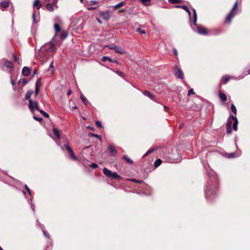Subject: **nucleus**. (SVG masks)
Listing matches in <instances>:
<instances>
[{
    "instance_id": "nucleus-63",
    "label": "nucleus",
    "mask_w": 250,
    "mask_h": 250,
    "mask_svg": "<svg viewBox=\"0 0 250 250\" xmlns=\"http://www.w3.org/2000/svg\"><path fill=\"white\" fill-rule=\"evenodd\" d=\"M91 3L93 4H98V2L96 0H92L91 1Z\"/></svg>"
},
{
    "instance_id": "nucleus-46",
    "label": "nucleus",
    "mask_w": 250,
    "mask_h": 250,
    "mask_svg": "<svg viewBox=\"0 0 250 250\" xmlns=\"http://www.w3.org/2000/svg\"><path fill=\"white\" fill-rule=\"evenodd\" d=\"M96 125L97 126H98L99 127H103V125H102V124L101 123V122L99 121H96Z\"/></svg>"
},
{
    "instance_id": "nucleus-14",
    "label": "nucleus",
    "mask_w": 250,
    "mask_h": 250,
    "mask_svg": "<svg viewBox=\"0 0 250 250\" xmlns=\"http://www.w3.org/2000/svg\"><path fill=\"white\" fill-rule=\"evenodd\" d=\"M29 109L32 113H34L35 110H39L37 103L36 102H34L33 101L32 107L31 109L29 108Z\"/></svg>"
},
{
    "instance_id": "nucleus-61",
    "label": "nucleus",
    "mask_w": 250,
    "mask_h": 250,
    "mask_svg": "<svg viewBox=\"0 0 250 250\" xmlns=\"http://www.w3.org/2000/svg\"><path fill=\"white\" fill-rule=\"evenodd\" d=\"M192 10L193 12V16H197V13H196L195 9L193 8Z\"/></svg>"
},
{
    "instance_id": "nucleus-54",
    "label": "nucleus",
    "mask_w": 250,
    "mask_h": 250,
    "mask_svg": "<svg viewBox=\"0 0 250 250\" xmlns=\"http://www.w3.org/2000/svg\"><path fill=\"white\" fill-rule=\"evenodd\" d=\"M116 73L121 77H122L124 75V74L121 71L118 70L116 71Z\"/></svg>"
},
{
    "instance_id": "nucleus-16",
    "label": "nucleus",
    "mask_w": 250,
    "mask_h": 250,
    "mask_svg": "<svg viewBox=\"0 0 250 250\" xmlns=\"http://www.w3.org/2000/svg\"><path fill=\"white\" fill-rule=\"evenodd\" d=\"M219 97L221 101L223 102H225L227 101V96L225 93L222 92L221 91H220L219 92Z\"/></svg>"
},
{
    "instance_id": "nucleus-37",
    "label": "nucleus",
    "mask_w": 250,
    "mask_h": 250,
    "mask_svg": "<svg viewBox=\"0 0 250 250\" xmlns=\"http://www.w3.org/2000/svg\"><path fill=\"white\" fill-rule=\"evenodd\" d=\"M238 121L234 122V123L233 124L232 127H233V129L235 131H237V125H238Z\"/></svg>"
},
{
    "instance_id": "nucleus-24",
    "label": "nucleus",
    "mask_w": 250,
    "mask_h": 250,
    "mask_svg": "<svg viewBox=\"0 0 250 250\" xmlns=\"http://www.w3.org/2000/svg\"><path fill=\"white\" fill-rule=\"evenodd\" d=\"M38 83H39V81H38L36 83V88H35V94L36 96H37L39 94V92L40 86L39 85Z\"/></svg>"
},
{
    "instance_id": "nucleus-52",
    "label": "nucleus",
    "mask_w": 250,
    "mask_h": 250,
    "mask_svg": "<svg viewBox=\"0 0 250 250\" xmlns=\"http://www.w3.org/2000/svg\"><path fill=\"white\" fill-rule=\"evenodd\" d=\"M131 180L132 181L134 182H135V183H139V184H141L143 182L142 181L136 180V179H132Z\"/></svg>"
},
{
    "instance_id": "nucleus-29",
    "label": "nucleus",
    "mask_w": 250,
    "mask_h": 250,
    "mask_svg": "<svg viewBox=\"0 0 250 250\" xmlns=\"http://www.w3.org/2000/svg\"><path fill=\"white\" fill-rule=\"evenodd\" d=\"M38 111L44 117H45V118H48L49 117V116L48 114L46 112H45L44 110H40L39 109Z\"/></svg>"
},
{
    "instance_id": "nucleus-35",
    "label": "nucleus",
    "mask_w": 250,
    "mask_h": 250,
    "mask_svg": "<svg viewBox=\"0 0 250 250\" xmlns=\"http://www.w3.org/2000/svg\"><path fill=\"white\" fill-rule=\"evenodd\" d=\"M144 5H148L150 4L149 2L151 0H139Z\"/></svg>"
},
{
    "instance_id": "nucleus-57",
    "label": "nucleus",
    "mask_w": 250,
    "mask_h": 250,
    "mask_svg": "<svg viewBox=\"0 0 250 250\" xmlns=\"http://www.w3.org/2000/svg\"><path fill=\"white\" fill-rule=\"evenodd\" d=\"M49 45L51 46V48L49 49L50 51H53L54 49V46L53 44H49Z\"/></svg>"
},
{
    "instance_id": "nucleus-49",
    "label": "nucleus",
    "mask_w": 250,
    "mask_h": 250,
    "mask_svg": "<svg viewBox=\"0 0 250 250\" xmlns=\"http://www.w3.org/2000/svg\"><path fill=\"white\" fill-rule=\"evenodd\" d=\"M144 94L145 96H147V97H149V96H150V95L151 94V93L150 92H149L148 91L146 90L144 92Z\"/></svg>"
},
{
    "instance_id": "nucleus-39",
    "label": "nucleus",
    "mask_w": 250,
    "mask_h": 250,
    "mask_svg": "<svg viewBox=\"0 0 250 250\" xmlns=\"http://www.w3.org/2000/svg\"><path fill=\"white\" fill-rule=\"evenodd\" d=\"M168 1L172 4H177L180 3L181 0H168Z\"/></svg>"
},
{
    "instance_id": "nucleus-11",
    "label": "nucleus",
    "mask_w": 250,
    "mask_h": 250,
    "mask_svg": "<svg viewBox=\"0 0 250 250\" xmlns=\"http://www.w3.org/2000/svg\"><path fill=\"white\" fill-rule=\"evenodd\" d=\"M237 1H236L232 8L231 11L228 13L227 16H233V15L236 14V13L234 12L235 10L236 9L237 7Z\"/></svg>"
},
{
    "instance_id": "nucleus-41",
    "label": "nucleus",
    "mask_w": 250,
    "mask_h": 250,
    "mask_svg": "<svg viewBox=\"0 0 250 250\" xmlns=\"http://www.w3.org/2000/svg\"><path fill=\"white\" fill-rule=\"evenodd\" d=\"M136 31L138 32L141 34H145L146 33L145 30H142L141 28H138Z\"/></svg>"
},
{
    "instance_id": "nucleus-30",
    "label": "nucleus",
    "mask_w": 250,
    "mask_h": 250,
    "mask_svg": "<svg viewBox=\"0 0 250 250\" xmlns=\"http://www.w3.org/2000/svg\"><path fill=\"white\" fill-rule=\"evenodd\" d=\"M233 17H227V18L225 21V24H229L231 22Z\"/></svg>"
},
{
    "instance_id": "nucleus-62",
    "label": "nucleus",
    "mask_w": 250,
    "mask_h": 250,
    "mask_svg": "<svg viewBox=\"0 0 250 250\" xmlns=\"http://www.w3.org/2000/svg\"><path fill=\"white\" fill-rule=\"evenodd\" d=\"M149 98L150 99H151V100L154 101L155 97H154V96L153 95L151 94L150 96H149Z\"/></svg>"
},
{
    "instance_id": "nucleus-18",
    "label": "nucleus",
    "mask_w": 250,
    "mask_h": 250,
    "mask_svg": "<svg viewBox=\"0 0 250 250\" xmlns=\"http://www.w3.org/2000/svg\"><path fill=\"white\" fill-rule=\"evenodd\" d=\"M42 6V4L41 3L39 0H35L33 3V7L34 8H36L38 10H39Z\"/></svg>"
},
{
    "instance_id": "nucleus-3",
    "label": "nucleus",
    "mask_w": 250,
    "mask_h": 250,
    "mask_svg": "<svg viewBox=\"0 0 250 250\" xmlns=\"http://www.w3.org/2000/svg\"><path fill=\"white\" fill-rule=\"evenodd\" d=\"M5 67L11 69L14 67V64L11 62L5 59H2L0 60V68L2 70H5Z\"/></svg>"
},
{
    "instance_id": "nucleus-6",
    "label": "nucleus",
    "mask_w": 250,
    "mask_h": 250,
    "mask_svg": "<svg viewBox=\"0 0 250 250\" xmlns=\"http://www.w3.org/2000/svg\"><path fill=\"white\" fill-rule=\"evenodd\" d=\"M61 23V21H60L58 18L55 19V23L54 24V28L56 31V34L61 31V27H60Z\"/></svg>"
},
{
    "instance_id": "nucleus-40",
    "label": "nucleus",
    "mask_w": 250,
    "mask_h": 250,
    "mask_svg": "<svg viewBox=\"0 0 250 250\" xmlns=\"http://www.w3.org/2000/svg\"><path fill=\"white\" fill-rule=\"evenodd\" d=\"M53 67H54V62L53 61H52L50 64V66H49V68L51 69V68H52V69H50V71H51V73L52 74L54 73V69H53Z\"/></svg>"
},
{
    "instance_id": "nucleus-13",
    "label": "nucleus",
    "mask_w": 250,
    "mask_h": 250,
    "mask_svg": "<svg viewBox=\"0 0 250 250\" xmlns=\"http://www.w3.org/2000/svg\"><path fill=\"white\" fill-rule=\"evenodd\" d=\"M175 7L176 8H181L184 9L188 13V16H191V12L187 5H176Z\"/></svg>"
},
{
    "instance_id": "nucleus-28",
    "label": "nucleus",
    "mask_w": 250,
    "mask_h": 250,
    "mask_svg": "<svg viewBox=\"0 0 250 250\" xmlns=\"http://www.w3.org/2000/svg\"><path fill=\"white\" fill-rule=\"evenodd\" d=\"M123 158H124V159H125V160L126 161V162L130 164H131L133 163V161L132 160H131L130 158H129L127 155H124Z\"/></svg>"
},
{
    "instance_id": "nucleus-5",
    "label": "nucleus",
    "mask_w": 250,
    "mask_h": 250,
    "mask_svg": "<svg viewBox=\"0 0 250 250\" xmlns=\"http://www.w3.org/2000/svg\"><path fill=\"white\" fill-rule=\"evenodd\" d=\"M33 94V91H28L25 97V99L26 100H28L29 102V108H32V104H33V101L30 99V97L31 95Z\"/></svg>"
},
{
    "instance_id": "nucleus-8",
    "label": "nucleus",
    "mask_w": 250,
    "mask_h": 250,
    "mask_svg": "<svg viewBox=\"0 0 250 250\" xmlns=\"http://www.w3.org/2000/svg\"><path fill=\"white\" fill-rule=\"evenodd\" d=\"M174 75L175 77H177V78L182 79L184 78L183 73L182 72V70L179 68H177L175 69Z\"/></svg>"
},
{
    "instance_id": "nucleus-31",
    "label": "nucleus",
    "mask_w": 250,
    "mask_h": 250,
    "mask_svg": "<svg viewBox=\"0 0 250 250\" xmlns=\"http://www.w3.org/2000/svg\"><path fill=\"white\" fill-rule=\"evenodd\" d=\"M125 4V2L124 1L120 2V3L117 4L113 7L114 9H116L121 6H123Z\"/></svg>"
},
{
    "instance_id": "nucleus-25",
    "label": "nucleus",
    "mask_w": 250,
    "mask_h": 250,
    "mask_svg": "<svg viewBox=\"0 0 250 250\" xmlns=\"http://www.w3.org/2000/svg\"><path fill=\"white\" fill-rule=\"evenodd\" d=\"M234 78L233 77H230L229 76H227L226 77H224L222 78V80L224 81V84H226L229 81V79L230 78Z\"/></svg>"
},
{
    "instance_id": "nucleus-60",
    "label": "nucleus",
    "mask_w": 250,
    "mask_h": 250,
    "mask_svg": "<svg viewBox=\"0 0 250 250\" xmlns=\"http://www.w3.org/2000/svg\"><path fill=\"white\" fill-rule=\"evenodd\" d=\"M173 52L174 53V55L177 56L178 55V52L176 49H173Z\"/></svg>"
},
{
    "instance_id": "nucleus-48",
    "label": "nucleus",
    "mask_w": 250,
    "mask_h": 250,
    "mask_svg": "<svg viewBox=\"0 0 250 250\" xmlns=\"http://www.w3.org/2000/svg\"><path fill=\"white\" fill-rule=\"evenodd\" d=\"M154 149H149V150H148L147 151V152L146 153V154L143 156V157H146V156H147L148 154H149V153H150L151 152H152V151H153Z\"/></svg>"
},
{
    "instance_id": "nucleus-23",
    "label": "nucleus",
    "mask_w": 250,
    "mask_h": 250,
    "mask_svg": "<svg viewBox=\"0 0 250 250\" xmlns=\"http://www.w3.org/2000/svg\"><path fill=\"white\" fill-rule=\"evenodd\" d=\"M80 97L83 103L85 105L87 104L88 101L83 94H81Z\"/></svg>"
},
{
    "instance_id": "nucleus-34",
    "label": "nucleus",
    "mask_w": 250,
    "mask_h": 250,
    "mask_svg": "<svg viewBox=\"0 0 250 250\" xmlns=\"http://www.w3.org/2000/svg\"><path fill=\"white\" fill-rule=\"evenodd\" d=\"M64 147H65L67 150V151H68L69 153H70L71 152L73 151V150L71 148V147L70 146H69V145L67 144H64Z\"/></svg>"
},
{
    "instance_id": "nucleus-44",
    "label": "nucleus",
    "mask_w": 250,
    "mask_h": 250,
    "mask_svg": "<svg viewBox=\"0 0 250 250\" xmlns=\"http://www.w3.org/2000/svg\"><path fill=\"white\" fill-rule=\"evenodd\" d=\"M24 187H25V189L27 190L28 193L29 194V195L30 196H31V191L30 188H28V187L26 185H25L24 186Z\"/></svg>"
},
{
    "instance_id": "nucleus-1",
    "label": "nucleus",
    "mask_w": 250,
    "mask_h": 250,
    "mask_svg": "<svg viewBox=\"0 0 250 250\" xmlns=\"http://www.w3.org/2000/svg\"><path fill=\"white\" fill-rule=\"evenodd\" d=\"M208 175L210 180L208 182L207 188L205 189V197L208 200H211L212 197H214L216 194V191L215 186L213 185V181L211 179V174L208 172Z\"/></svg>"
},
{
    "instance_id": "nucleus-17",
    "label": "nucleus",
    "mask_w": 250,
    "mask_h": 250,
    "mask_svg": "<svg viewBox=\"0 0 250 250\" xmlns=\"http://www.w3.org/2000/svg\"><path fill=\"white\" fill-rule=\"evenodd\" d=\"M110 17H96V20L98 22L100 23H102V20L103 19L105 21H107L109 20Z\"/></svg>"
},
{
    "instance_id": "nucleus-43",
    "label": "nucleus",
    "mask_w": 250,
    "mask_h": 250,
    "mask_svg": "<svg viewBox=\"0 0 250 250\" xmlns=\"http://www.w3.org/2000/svg\"><path fill=\"white\" fill-rule=\"evenodd\" d=\"M40 17H32L33 21L35 23H37L39 21Z\"/></svg>"
},
{
    "instance_id": "nucleus-12",
    "label": "nucleus",
    "mask_w": 250,
    "mask_h": 250,
    "mask_svg": "<svg viewBox=\"0 0 250 250\" xmlns=\"http://www.w3.org/2000/svg\"><path fill=\"white\" fill-rule=\"evenodd\" d=\"M30 73V69L26 66H24L22 70V74L25 76H28Z\"/></svg>"
},
{
    "instance_id": "nucleus-19",
    "label": "nucleus",
    "mask_w": 250,
    "mask_h": 250,
    "mask_svg": "<svg viewBox=\"0 0 250 250\" xmlns=\"http://www.w3.org/2000/svg\"><path fill=\"white\" fill-rule=\"evenodd\" d=\"M103 172L106 176L109 177H110L111 174H112V172L111 170L105 167L104 168Z\"/></svg>"
},
{
    "instance_id": "nucleus-64",
    "label": "nucleus",
    "mask_w": 250,
    "mask_h": 250,
    "mask_svg": "<svg viewBox=\"0 0 250 250\" xmlns=\"http://www.w3.org/2000/svg\"><path fill=\"white\" fill-rule=\"evenodd\" d=\"M244 77V76H239L236 79L237 80H240V79H243Z\"/></svg>"
},
{
    "instance_id": "nucleus-53",
    "label": "nucleus",
    "mask_w": 250,
    "mask_h": 250,
    "mask_svg": "<svg viewBox=\"0 0 250 250\" xmlns=\"http://www.w3.org/2000/svg\"><path fill=\"white\" fill-rule=\"evenodd\" d=\"M33 118L35 120H36L37 121H41L42 120V118L38 117L36 116H34Z\"/></svg>"
},
{
    "instance_id": "nucleus-21",
    "label": "nucleus",
    "mask_w": 250,
    "mask_h": 250,
    "mask_svg": "<svg viewBox=\"0 0 250 250\" xmlns=\"http://www.w3.org/2000/svg\"><path fill=\"white\" fill-rule=\"evenodd\" d=\"M68 36V32L66 31H62L61 33L60 38L62 40L65 39Z\"/></svg>"
},
{
    "instance_id": "nucleus-59",
    "label": "nucleus",
    "mask_w": 250,
    "mask_h": 250,
    "mask_svg": "<svg viewBox=\"0 0 250 250\" xmlns=\"http://www.w3.org/2000/svg\"><path fill=\"white\" fill-rule=\"evenodd\" d=\"M11 83L13 86H14L16 84L15 82L12 78L11 79Z\"/></svg>"
},
{
    "instance_id": "nucleus-15",
    "label": "nucleus",
    "mask_w": 250,
    "mask_h": 250,
    "mask_svg": "<svg viewBox=\"0 0 250 250\" xmlns=\"http://www.w3.org/2000/svg\"><path fill=\"white\" fill-rule=\"evenodd\" d=\"M9 6V2L8 1H3L0 2V8H6L8 7Z\"/></svg>"
},
{
    "instance_id": "nucleus-55",
    "label": "nucleus",
    "mask_w": 250,
    "mask_h": 250,
    "mask_svg": "<svg viewBox=\"0 0 250 250\" xmlns=\"http://www.w3.org/2000/svg\"><path fill=\"white\" fill-rule=\"evenodd\" d=\"M230 117L234 121V122L238 121L237 118L233 115H230Z\"/></svg>"
},
{
    "instance_id": "nucleus-26",
    "label": "nucleus",
    "mask_w": 250,
    "mask_h": 250,
    "mask_svg": "<svg viewBox=\"0 0 250 250\" xmlns=\"http://www.w3.org/2000/svg\"><path fill=\"white\" fill-rule=\"evenodd\" d=\"M162 161L160 159L156 160L154 163V167H158L162 163Z\"/></svg>"
},
{
    "instance_id": "nucleus-51",
    "label": "nucleus",
    "mask_w": 250,
    "mask_h": 250,
    "mask_svg": "<svg viewBox=\"0 0 250 250\" xmlns=\"http://www.w3.org/2000/svg\"><path fill=\"white\" fill-rule=\"evenodd\" d=\"M231 124L232 122L228 119L226 124V126L231 127Z\"/></svg>"
},
{
    "instance_id": "nucleus-36",
    "label": "nucleus",
    "mask_w": 250,
    "mask_h": 250,
    "mask_svg": "<svg viewBox=\"0 0 250 250\" xmlns=\"http://www.w3.org/2000/svg\"><path fill=\"white\" fill-rule=\"evenodd\" d=\"M69 154H70V158L72 159H73L74 161L77 160V158L76 156L75 155L73 151L72 152L69 153Z\"/></svg>"
},
{
    "instance_id": "nucleus-58",
    "label": "nucleus",
    "mask_w": 250,
    "mask_h": 250,
    "mask_svg": "<svg viewBox=\"0 0 250 250\" xmlns=\"http://www.w3.org/2000/svg\"><path fill=\"white\" fill-rule=\"evenodd\" d=\"M22 83H23L24 84H26V83H28V81L26 79H23L22 80Z\"/></svg>"
},
{
    "instance_id": "nucleus-7",
    "label": "nucleus",
    "mask_w": 250,
    "mask_h": 250,
    "mask_svg": "<svg viewBox=\"0 0 250 250\" xmlns=\"http://www.w3.org/2000/svg\"><path fill=\"white\" fill-rule=\"evenodd\" d=\"M109 153L112 156H115L117 154V151L115 146L113 145H110L108 146Z\"/></svg>"
},
{
    "instance_id": "nucleus-22",
    "label": "nucleus",
    "mask_w": 250,
    "mask_h": 250,
    "mask_svg": "<svg viewBox=\"0 0 250 250\" xmlns=\"http://www.w3.org/2000/svg\"><path fill=\"white\" fill-rule=\"evenodd\" d=\"M110 177L113 179H116L117 178H120L121 176L117 172H112V174H111Z\"/></svg>"
},
{
    "instance_id": "nucleus-45",
    "label": "nucleus",
    "mask_w": 250,
    "mask_h": 250,
    "mask_svg": "<svg viewBox=\"0 0 250 250\" xmlns=\"http://www.w3.org/2000/svg\"><path fill=\"white\" fill-rule=\"evenodd\" d=\"M226 128H227V133L228 134H230L232 132L231 127L226 126Z\"/></svg>"
},
{
    "instance_id": "nucleus-38",
    "label": "nucleus",
    "mask_w": 250,
    "mask_h": 250,
    "mask_svg": "<svg viewBox=\"0 0 250 250\" xmlns=\"http://www.w3.org/2000/svg\"><path fill=\"white\" fill-rule=\"evenodd\" d=\"M89 135L90 136H91V137H96V138H98L99 139L101 140V136L100 135H98V134H96L90 133L89 134Z\"/></svg>"
},
{
    "instance_id": "nucleus-2",
    "label": "nucleus",
    "mask_w": 250,
    "mask_h": 250,
    "mask_svg": "<svg viewBox=\"0 0 250 250\" xmlns=\"http://www.w3.org/2000/svg\"><path fill=\"white\" fill-rule=\"evenodd\" d=\"M197 17H189L190 25L192 29L197 32L199 34L206 35L207 34V31L204 28L198 26L196 24Z\"/></svg>"
},
{
    "instance_id": "nucleus-33",
    "label": "nucleus",
    "mask_w": 250,
    "mask_h": 250,
    "mask_svg": "<svg viewBox=\"0 0 250 250\" xmlns=\"http://www.w3.org/2000/svg\"><path fill=\"white\" fill-rule=\"evenodd\" d=\"M231 110L235 115L236 114L237 109L235 106L233 104H232L231 105Z\"/></svg>"
},
{
    "instance_id": "nucleus-42",
    "label": "nucleus",
    "mask_w": 250,
    "mask_h": 250,
    "mask_svg": "<svg viewBox=\"0 0 250 250\" xmlns=\"http://www.w3.org/2000/svg\"><path fill=\"white\" fill-rule=\"evenodd\" d=\"M195 94L194 91H193V89L191 88L188 91V96H191V95H194Z\"/></svg>"
},
{
    "instance_id": "nucleus-32",
    "label": "nucleus",
    "mask_w": 250,
    "mask_h": 250,
    "mask_svg": "<svg viewBox=\"0 0 250 250\" xmlns=\"http://www.w3.org/2000/svg\"><path fill=\"white\" fill-rule=\"evenodd\" d=\"M239 155H240L239 154H238V155H236L235 152H232V153L229 154L228 157L229 158H234V157L238 156Z\"/></svg>"
},
{
    "instance_id": "nucleus-50",
    "label": "nucleus",
    "mask_w": 250,
    "mask_h": 250,
    "mask_svg": "<svg viewBox=\"0 0 250 250\" xmlns=\"http://www.w3.org/2000/svg\"><path fill=\"white\" fill-rule=\"evenodd\" d=\"M13 58H14V61L19 63V59L17 57V56L15 54H13Z\"/></svg>"
},
{
    "instance_id": "nucleus-56",
    "label": "nucleus",
    "mask_w": 250,
    "mask_h": 250,
    "mask_svg": "<svg viewBox=\"0 0 250 250\" xmlns=\"http://www.w3.org/2000/svg\"><path fill=\"white\" fill-rule=\"evenodd\" d=\"M30 207H31V208H32V209L33 210V212H35V208L34 205L31 204V205H30Z\"/></svg>"
},
{
    "instance_id": "nucleus-27",
    "label": "nucleus",
    "mask_w": 250,
    "mask_h": 250,
    "mask_svg": "<svg viewBox=\"0 0 250 250\" xmlns=\"http://www.w3.org/2000/svg\"><path fill=\"white\" fill-rule=\"evenodd\" d=\"M46 9L50 11H52L54 9V7H53V4H52L51 3L47 4L46 5Z\"/></svg>"
},
{
    "instance_id": "nucleus-47",
    "label": "nucleus",
    "mask_w": 250,
    "mask_h": 250,
    "mask_svg": "<svg viewBox=\"0 0 250 250\" xmlns=\"http://www.w3.org/2000/svg\"><path fill=\"white\" fill-rule=\"evenodd\" d=\"M90 167L93 168V169H95L96 168H97L98 167V165L96 164V163H92L91 164V166Z\"/></svg>"
},
{
    "instance_id": "nucleus-20",
    "label": "nucleus",
    "mask_w": 250,
    "mask_h": 250,
    "mask_svg": "<svg viewBox=\"0 0 250 250\" xmlns=\"http://www.w3.org/2000/svg\"><path fill=\"white\" fill-rule=\"evenodd\" d=\"M53 132L58 139L60 138L61 135H60V131L59 130H58L56 128H53Z\"/></svg>"
},
{
    "instance_id": "nucleus-4",
    "label": "nucleus",
    "mask_w": 250,
    "mask_h": 250,
    "mask_svg": "<svg viewBox=\"0 0 250 250\" xmlns=\"http://www.w3.org/2000/svg\"><path fill=\"white\" fill-rule=\"evenodd\" d=\"M106 47H107L108 48L110 49L114 50L115 52L116 53H118L119 54L125 53V51L123 50V49L121 47H120L118 45L112 44L106 45Z\"/></svg>"
},
{
    "instance_id": "nucleus-9",
    "label": "nucleus",
    "mask_w": 250,
    "mask_h": 250,
    "mask_svg": "<svg viewBox=\"0 0 250 250\" xmlns=\"http://www.w3.org/2000/svg\"><path fill=\"white\" fill-rule=\"evenodd\" d=\"M102 60L103 62L108 61L110 62H115L118 64L119 63V62L115 59H111L107 56L103 57Z\"/></svg>"
},
{
    "instance_id": "nucleus-10",
    "label": "nucleus",
    "mask_w": 250,
    "mask_h": 250,
    "mask_svg": "<svg viewBox=\"0 0 250 250\" xmlns=\"http://www.w3.org/2000/svg\"><path fill=\"white\" fill-rule=\"evenodd\" d=\"M37 224L39 226V227L41 228V229H42L43 233L44 236L45 237H49V234L48 232L44 229V227L43 225L41 224L38 220L37 221Z\"/></svg>"
}]
</instances>
